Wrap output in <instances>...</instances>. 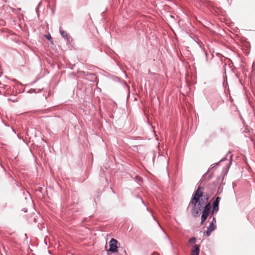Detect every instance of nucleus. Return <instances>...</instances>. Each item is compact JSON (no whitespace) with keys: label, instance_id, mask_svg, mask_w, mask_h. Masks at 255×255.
<instances>
[{"label":"nucleus","instance_id":"f257e3e1","mask_svg":"<svg viewBox=\"0 0 255 255\" xmlns=\"http://www.w3.org/2000/svg\"><path fill=\"white\" fill-rule=\"evenodd\" d=\"M201 195H199L196 193H194L191 198L190 204L193 205L191 210V214L193 217H198L200 214V212L203 209L205 202L203 200L200 199Z\"/></svg>","mask_w":255,"mask_h":255},{"label":"nucleus","instance_id":"f03ea898","mask_svg":"<svg viewBox=\"0 0 255 255\" xmlns=\"http://www.w3.org/2000/svg\"><path fill=\"white\" fill-rule=\"evenodd\" d=\"M118 244H119L117 240L113 238L109 242V249L108 252L112 253H115L118 252Z\"/></svg>","mask_w":255,"mask_h":255},{"label":"nucleus","instance_id":"7ed1b4c3","mask_svg":"<svg viewBox=\"0 0 255 255\" xmlns=\"http://www.w3.org/2000/svg\"><path fill=\"white\" fill-rule=\"evenodd\" d=\"M202 189H203V188L201 187L200 186H198L197 189L195 191L194 193H196L197 192V194L198 195H201L200 199H202L204 202H209V195L206 193H204L203 191L202 190Z\"/></svg>","mask_w":255,"mask_h":255},{"label":"nucleus","instance_id":"20e7f679","mask_svg":"<svg viewBox=\"0 0 255 255\" xmlns=\"http://www.w3.org/2000/svg\"><path fill=\"white\" fill-rule=\"evenodd\" d=\"M80 75L86 76H89L91 77L92 81H95V80L96 79V76L94 73H89L87 71H80L78 72Z\"/></svg>","mask_w":255,"mask_h":255},{"label":"nucleus","instance_id":"39448f33","mask_svg":"<svg viewBox=\"0 0 255 255\" xmlns=\"http://www.w3.org/2000/svg\"><path fill=\"white\" fill-rule=\"evenodd\" d=\"M216 225H213L212 224H210L209 226L207 227V229L205 233L206 236L209 237L211 233L216 229Z\"/></svg>","mask_w":255,"mask_h":255},{"label":"nucleus","instance_id":"423d86ee","mask_svg":"<svg viewBox=\"0 0 255 255\" xmlns=\"http://www.w3.org/2000/svg\"><path fill=\"white\" fill-rule=\"evenodd\" d=\"M200 253V245L195 244L191 250V255H199Z\"/></svg>","mask_w":255,"mask_h":255},{"label":"nucleus","instance_id":"0eeeda50","mask_svg":"<svg viewBox=\"0 0 255 255\" xmlns=\"http://www.w3.org/2000/svg\"><path fill=\"white\" fill-rule=\"evenodd\" d=\"M204 204L203 212L210 213V211L211 210V205L210 202H207Z\"/></svg>","mask_w":255,"mask_h":255},{"label":"nucleus","instance_id":"6e6552de","mask_svg":"<svg viewBox=\"0 0 255 255\" xmlns=\"http://www.w3.org/2000/svg\"><path fill=\"white\" fill-rule=\"evenodd\" d=\"M210 216V213L202 212V214L201 218V225H203L205 221L207 220L208 217Z\"/></svg>","mask_w":255,"mask_h":255},{"label":"nucleus","instance_id":"1a4fd4ad","mask_svg":"<svg viewBox=\"0 0 255 255\" xmlns=\"http://www.w3.org/2000/svg\"><path fill=\"white\" fill-rule=\"evenodd\" d=\"M210 216V213L202 212V214L201 218V225H203L205 221L207 220L208 217Z\"/></svg>","mask_w":255,"mask_h":255},{"label":"nucleus","instance_id":"9d476101","mask_svg":"<svg viewBox=\"0 0 255 255\" xmlns=\"http://www.w3.org/2000/svg\"><path fill=\"white\" fill-rule=\"evenodd\" d=\"M227 160L226 156L223 157L222 159H221L218 162L214 164L213 166L212 167L211 169H212L213 170H216L219 166V163L221 162H223Z\"/></svg>","mask_w":255,"mask_h":255},{"label":"nucleus","instance_id":"9b49d317","mask_svg":"<svg viewBox=\"0 0 255 255\" xmlns=\"http://www.w3.org/2000/svg\"><path fill=\"white\" fill-rule=\"evenodd\" d=\"M59 32L60 33L61 35L64 38H66L69 35L66 31L63 30L61 29V27H60L59 28Z\"/></svg>","mask_w":255,"mask_h":255},{"label":"nucleus","instance_id":"f8f14e48","mask_svg":"<svg viewBox=\"0 0 255 255\" xmlns=\"http://www.w3.org/2000/svg\"><path fill=\"white\" fill-rule=\"evenodd\" d=\"M212 205L213 206H212V208L211 210L217 212L219 210V204H218L215 203H213Z\"/></svg>","mask_w":255,"mask_h":255},{"label":"nucleus","instance_id":"ddd939ff","mask_svg":"<svg viewBox=\"0 0 255 255\" xmlns=\"http://www.w3.org/2000/svg\"><path fill=\"white\" fill-rule=\"evenodd\" d=\"M196 241V239L195 237H192L191 238H190L189 241H188V243L190 245H192L193 244H194L195 243Z\"/></svg>","mask_w":255,"mask_h":255},{"label":"nucleus","instance_id":"4468645a","mask_svg":"<svg viewBox=\"0 0 255 255\" xmlns=\"http://www.w3.org/2000/svg\"><path fill=\"white\" fill-rule=\"evenodd\" d=\"M36 90H37L36 89H31L28 91H27V93H33L40 92L41 91V90H39L37 92Z\"/></svg>","mask_w":255,"mask_h":255},{"label":"nucleus","instance_id":"2eb2a0df","mask_svg":"<svg viewBox=\"0 0 255 255\" xmlns=\"http://www.w3.org/2000/svg\"><path fill=\"white\" fill-rule=\"evenodd\" d=\"M135 197L137 199H139L141 202L144 205V206H146V204L145 203H144V202L143 201V200H142V198L139 196V195H136Z\"/></svg>","mask_w":255,"mask_h":255},{"label":"nucleus","instance_id":"dca6fc26","mask_svg":"<svg viewBox=\"0 0 255 255\" xmlns=\"http://www.w3.org/2000/svg\"><path fill=\"white\" fill-rule=\"evenodd\" d=\"M221 200V198L219 196H217L215 200L214 201L213 203H217L218 204H219L220 201Z\"/></svg>","mask_w":255,"mask_h":255},{"label":"nucleus","instance_id":"f3484780","mask_svg":"<svg viewBox=\"0 0 255 255\" xmlns=\"http://www.w3.org/2000/svg\"><path fill=\"white\" fill-rule=\"evenodd\" d=\"M230 162L227 164V167L228 169H229L231 166V164L232 163V155H231L230 156Z\"/></svg>","mask_w":255,"mask_h":255},{"label":"nucleus","instance_id":"a211bd4d","mask_svg":"<svg viewBox=\"0 0 255 255\" xmlns=\"http://www.w3.org/2000/svg\"><path fill=\"white\" fill-rule=\"evenodd\" d=\"M65 39H66L67 43H70L71 42V41L72 40V38L70 36H68L67 37H66Z\"/></svg>","mask_w":255,"mask_h":255},{"label":"nucleus","instance_id":"6ab92c4d","mask_svg":"<svg viewBox=\"0 0 255 255\" xmlns=\"http://www.w3.org/2000/svg\"><path fill=\"white\" fill-rule=\"evenodd\" d=\"M114 80L116 82H120L121 81V79L117 76H115L114 78Z\"/></svg>","mask_w":255,"mask_h":255},{"label":"nucleus","instance_id":"aec40b11","mask_svg":"<svg viewBox=\"0 0 255 255\" xmlns=\"http://www.w3.org/2000/svg\"><path fill=\"white\" fill-rule=\"evenodd\" d=\"M210 224H212L213 225H216V219L215 217H214L212 219L211 223Z\"/></svg>","mask_w":255,"mask_h":255},{"label":"nucleus","instance_id":"412c9836","mask_svg":"<svg viewBox=\"0 0 255 255\" xmlns=\"http://www.w3.org/2000/svg\"><path fill=\"white\" fill-rule=\"evenodd\" d=\"M41 1H40L39 3H38V6L36 7L35 8V11H36V12L37 13L38 12V9H39V6L41 5Z\"/></svg>","mask_w":255,"mask_h":255},{"label":"nucleus","instance_id":"4be33fe9","mask_svg":"<svg viewBox=\"0 0 255 255\" xmlns=\"http://www.w3.org/2000/svg\"><path fill=\"white\" fill-rule=\"evenodd\" d=\"M46 38L49 40H52V37L50 34H49L47 35H46Z\"/></svg>","mask_w":255,"mask_h":255},{"label":"nucleus","instance_id":"5701e85b","mask_svg":"<svg viewBox=\"0 0 255 255\" xmlns=\"http://www.w3.org/2000/svg\"><path fill=\"white\" fill-rule=\"evenodd\" d=\"M217 212L211 210V211H210V216H212L213 215H214L215 214H216Z\"/></svg>","mask_w":255,"mask_h":255},{"label":"nucleus","instance_id":"b1692460","mask_svg":"<svg viewBox=\"0 0 255 255\" xmlns=\"http://www.w3.org/2000/svg\"><path fill=\"white\" fill-rule=\"evenodd\" d=\"M165 236L167 238V239L169 241H170V238L169 237V236L165 233Z\"/></svg>","mask_w":255,"mask_h":255},{"label":"nucleus","instance_id":"393cba45","mask_svg":"<svg viewBox=\"0 0 255 255\" xmlns=\"http://www.w3.org/2000/svg\"><path fill=\"white\" fill-rule=\"evenodd\" d=\"M204 53H205V56H206V60H207V59H208V58H207V52H206L205 51H204Z\"/></svg>","mask_w":255,"mask_h":255},{"label":"nucleus","instance_id":"a878e982","mask_svg":"<svg viewBox=\"0 0 255 255\" xmlns=\"http://www.w3.org/2000/svg\"><path fill=\"white\" fill-rule=\"evenodd\" d=\"M151 255H159L157 253H153Z\"/></svg>","mask_w":255,"mask_h":255},{"label":"nucleus","instance_id":"bb28decb","mask_svg":"<svg viewBox=\"0 0 255 255\" xmlns=\"http://www.w3.org/2000/svg\"><path fill=\"white\" fill-rule=\"evenodd\" d=\"M123 252H124V253L125 254V255H127V252H126V250H124Z\"/></svg>","mask_w":255,"mask_h":255},{"label":"nucleus","instance_id":"cd10ccee","mask_svg":"<svg viewBox=\"0 0 255 255\" xmlns=\"http://www.w3.org/2000/svg\"><path fill=\"white\" fill-rule=\"evenodd\" d=\"M12 130L16 133L15 130L14 129H13L12 128Z\"/></svg>","mask_w":255,"mask_h":255},{"label":"nucleus","instance_id":"c85d7f7f","mask_svg":"<svg viewBox=\"0 0 255 255\" xmlns=\"http://www.w3.org/2000/svg\"><path fill=\"white\" fill-rule=\"evenodd\" d=\"M24 211L25 212H27V210H24Z\"/></svg>","mask_w":255,"mask_h":255},{"label":"nucleus","instance_id":"c756f323","mask_svg":"<svg viewBox=\"0 0 255 255\" xmlns=\"http://www.w3.org/2000/svg\"><path fill=\"white\" fill-rule=\"evenodd\" d=\"M123 83H124V84L125 85H126V82H123Z\"/></svg>","mask_w":255,"mask_h":255}]
</instances>
